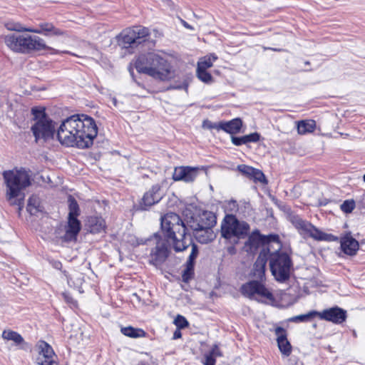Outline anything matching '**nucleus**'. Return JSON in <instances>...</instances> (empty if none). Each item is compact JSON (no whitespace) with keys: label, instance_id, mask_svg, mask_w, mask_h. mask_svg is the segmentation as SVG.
I'll return each instance as SVG.
<instances>
[{"label":"nucleus","instance_id":"obj_1","mask_svg":"<svg viewBox=\"0 0 365 365\" xmlns=\"http://www.w3.org/2000/svg\"><path fill=\"white\" fill-rule=\"evenodd\" d=\"M31 130L35 141L46 142L56 137L66 147L88 149L93 146L98 133L96 120L86 114H74L62 121L56 129V122L47 114L43 106H35L31 110Z\"/></svg>","mask_w":365,"mask_h":365},{"label":"nucleus","instance_id":"obj_2","mask_svg":"<svg viewBox=\"0 0 365 365\" xmlns=\"http://www.w3.org/2000/svg\"><path fill=\"white\" fill-rule=\"evenodd\" d=\"M161 229L168 240H172L175 252H182L191 246V252L185 264L182 273V280L188 283L195 277V259L198 256V247L193 242L190 235L187 234V227L175 212H168L161 217Z\"/></svg>","mask_w":365,"mask_h":365},{"label":"nucleus","instance_id":"obj_3","mask_svg":"<svg viewBox=\"0 0 365 365\" xmlns=\"http://www.w3.org/2000/svg\"><path fill=\"white\" fill-rule=\"evenodd\" d=\"M136 71L154 79L168 81L173 78V66L160 55L150 52L140 54L134 63Z\"/></svg>","mask_w":365,"mask_h":365},{"label":"nucleus","instance_id":"obj_4","mask_svg":"<svg viewBox=\"0 0 365 365\" xmlns=\"http://www.w3.org/2000/svg\"><path fill=\"white\" fill-rule=\"evenodd\" d=\"M4 41L6 46L14 53L29 55L35 52L47 51L51 54L67 53L75 56L70 51H61L48 46L45 41L38 36L11 34L5 36Z\"/></svg>","mask_w":365,"mask_h":365},{"label":"nucleus","instance_id":"obj_5","mask_svg":"<svg viewBox=\"0 0 365 365\" xmlns=\"http://www.w3.org/2000/svg\"><path fill=\"white\" fill-rule=\"evenodd\" d=\"M3 177L6 186V197L9 201L19 206L21 210L24 206V190L31 185L29 173L24 169L9 170L3 173Z\"/></svg>","mask_w":365,"mask_h":365},{"label":"nucleus","instance_id":"obj_6","mask_svg":"<svg viewBox=\"0 0 365 365\" xmlns=\"http://www.w3.org/2000/svg\"><path fill=\"white\" fill-rule=\"evenodd\" d=\"M250 225L245 222H240L234 215H226L221 225L220 233L227 242L238 244L241 239L247 236Z\"/></svg>","mask_w":365,"mask_h":365},{"label":"nucleus","instance_id":"obj_7","mask_svg":"<svg viewBox=\"0 0 365 365\" xmlns=\"http://www.w3.org/2000/svg\"><path fill=\"white\" fill-rule=\"evenodd\" d=\"M150 30L143 26H133L123 29L116 36L119 46L127 50L138 48L148 41Z\"/></svg>","mask_w":365,"mask_h":365},{"label":"nucleus","instance_id":"obj_8","mask_svg":"<svg viewBox=\"0 0 365 365\" xmlns=\"http://www.w3.org/2000/svg\"><path fill=\"white\" fill-rule=\"evenodd\" d=\"M269 268L274 278L279 282H284L290 278L293 262L285 252L275 251L269 253Z\"/></svg>","mask_w":365,"mask_h":365},{"label":"nucleus","instance_id":"obj_9","mask_svg":"<svg viewBox=\"0 0 365 365\" xmlns=\"http://www.w3.org/2000/svg\"><path fill=\"white\" fill-rule=\"evenodd\" d=\"M68 202L69 212L63 240L66 242H76L78 235L81 230V222L78 219L81 210L78 202L73 197L70 195Z\"/></svg>","mask_w":365,"mask_h":365},{"label":"nucleus","instance_id":"obj_10","mask_svg":"<svg viewBox=\"0 0 365 365\" xmlns=\"http://www.w3.org/2000/svg\"><path fill=\"white\" fill-rule=\"evenodd\" d=\"M264 280H250L243 284L240 288L241 293L247 297H256L262 302H273L274 297L264 284Z\"/></svg>","mask_w":365,"mask_h":365},{"label":"nucleus","instance_id":"obj_11","mask_svg":"<svg viewBox=\"0 0 365 365\" xmlns=\"http://www.w3.org/2000/svg\"><path fill=\"white\" fill-rule=\"evenodd\" d=\"M38 29L31 27H24L22 25L17 24L14 27L9 28L11 31L17 32H29L34 34H43L44 36H63L67 35V31L56 27L51 22H41L38 24Z\"/></svg>","mask_w":365,"mask_h":365},{"label":"nucleus","instance_id":"obj_12","mask_svg":"<svg viewBox=\"0 0 365 365\" xmlns=\"http://www.w3.org/2000/svg\"><path fill=\"white\" fill-rule=\"evenodd\" d=\"M38 351L36 364L38 365H58L55 360L56 355L52 346L43 339L38 340L36 344Z\"/></svg>","mask_w":365,"mask_h":365},{"label":"nucleus","instance_id":"obj_13","mask_svg":"<svg viewBox=\"0 0 365 365\" xmlns=\"http://www.w3.org/2000/svg\"><path fill=\"white\" fill-rule=\"evenodd\" d=\"M317 317L321 320L331 322L334 324H341L346 322L347 312L345 309L335 306L317 312Z\"/></svg>","mask_w":365,"mask_h":365},{"label":"nucleus","instance_id":"obj_14","mask_svg":"<svg viewBox=\"0 0 365 365\" xmlns=\"http://www.w3.org/2000/svg\"><path fill=\"white\" fill-rule=\"evenodd\" d=\"M161 188V185L158 183L152 185V187L144 193L140 200V208L143 210H147L153 205L158 203L163 198Z\"/></svg>","mask_w":365,"mask_h":365},{"label":"nucleus","instance_id":"obj_15","mask_svg":"<svg viewBox=\"0 0 365 365\" xmlns=\"http://www.w3.org/2000/svg\"><path fill=\"white\" fill-rule=\"evenodd\" d=\"M274 332L276 336V341L280 353L284 357L289 356L292 352V346L287 339V331L282 327H277Z\"/></svg>","mask_w":365,"mask_h":365},{"label":"nucleus","instance_id":"obj_16","mask_svg":"<svg viewBox=\"0 0 365 365\" xmlns=\"http://www.w3.org/2000/svg\"><path fill=\"white\" fill-rule=\"evenodd\" d=\"M340 249L348 256H355L359 250V242L352 236L351 232H346L339 238Z\"/></svg>","mask_w":365,"mask_h":365},{"label":"nucleus","instance_id":"obj_17","mask_svg":"<svg viewBox=\"0 0 365 365\" xmlns=\"http://www.w3.org/2000/svg\"><path fill=\"white\" fill-rule=\"evenodd\" d=\"M269 253V249L261 251L253 264L250 275L256 278V280H265L266 264L268 260Z\"/></svg>","mask_w":365,"mask_h":365},{"label":"nucleus","instance_id":"obj_18","mask_svg":"<svg viewBox=\"0 0 365 365\" xmlns=\"http://www.w3.org/2000/svg\"><path fill=\"white\" fill-rule=\"evenodd\" d=\"M198 168L190 166H179L174 169L173 180L174 181H183L192 182L197 176Z\"/></svg>","mask_w":365,"mask_h":365},{"label":"nucleus","instance_id":"obj_19","mask_svg":"<svg viewBox=\"0 0 365 365\" xmlns=\"http://www.w3.org/2000/svg\"><path fill=\"white\" fill-rule=\"evenodd\" d=\"M261 245H262V234L256 230L248 236L242 247V250L247 254L255 255Z\"/></svg>","mask_w":365,"mask_h":365},{"label":"nucleus","instance_id":"obj_20","mask_svg":"<svg viewBox=\"0 0 365 365\" xmlns=\"http://www.w3.org/2000/svg\"><path fill=\"white\" fill-rule=\"evenodd\" d=\"M237 169L242 175L252 180L255 182L267 183L264 174L259 169L247 165H240Z\"/></svg>","mask_w":365,"mask_h":365},{"label":"nucleus","instance_id":"obj_21","mask_svg":"<svg viewBox=\"0 0 365 365\" xmlns=\"http://www.w3.org/2000/svg\"><path fill=\"white\" fill-rule=\"evenodd\" d=\"M193 235L197 241L201 244L209 243L214 240L216 237L212 228L203 226H197L195 228Z\"/></svg>","mask_w":365,"mask_h":365},{"label":"nucleus","instance_id":"obj_22","mask_svg":"<svg viewBox=\"0 0 365 365\" xmlns=\"http://www.w3.org/2000/svg\"><path fill=\"white\" fill-rule=\"evenodd\" d=\"M243 126V121L240 118H235L230 120H221L220 125V130L230 134L233 136L241 132Z\"/></svg>","mask_w":365,"mask_h":365},{"label":"nucleus","instance_id":"obj_23","mask_svg":"<svg viewBox=\"0 0 365 365\" xmlns=\"http://www.w3.org/2000/svg\"><path fill=\"white\" fill-rule=\"evenodd\" d=\"M88 230L92 234H98L106 232L107 225L106 220L98 216H91L88 219Z\"/></svg>","mask_w":365,"mask_h":365},{"label":"nucleus","instance_id":"obj_24","mask_svg":"<svg viewBox=\"0 0 365 365\" xmlns=\"http://www.w3.org/2000/svg\"><path fill=\"white\" fill-rule=\"evenodd\" d=\"M291 222L301 235L307 236L312 226L311 222L303 220L298 215L293 216L291 218Z\"/></svg>","mask_w":365,"mask_h":365},{"label":"nucleus","instance_id":"obj_25","mask_svg":"<svg viewBox=\"0 0 365 365\" xmlns=\"http://www.w3.org/2000/svg\"><path fill=\"white\" fill-rule=\"evenodd\" d=\"M291 222L301 235L307 236L312 226L311 222L303 220L298 215L293 216L291 218Z\"/></svg>","mask_w":365,"mask_h":365},{"label":"nucleus","instance_id":"obj_26","mask_svg":"<svg viewBox=\"0 0 365 365\" xmlns=\"http://www.w3.org/2000/svg\"><path fill=\"white\" fill-rule=\"evenodd\" d=\"M297 133L299 135H306L314 133L316 130V121L313 119H307L297 121Z\"/></svg>","mask_w":365,"mask_h":365},{"label":"nucleus","instance_id":"obj_27","mask_svg":"<svg viewBox=\"0 0 365 365\" xmlns=\"http://www.w3.org/2000/svg\"><path fill=\"white\" fill-rule=\"evenodd\" d=\"M120 332L123 335L133 339L145 337L148 334L143 329L135 328L132 326L121 327Z\"/></svg>","mask_w":365,"mask_h":365},{"label":"nucleus","instance_id":"obj_28","mask_svg":"<svg viewBox=\"0 0 365 365\" xmlns=\"http://www.w3.org/2000/svg\"><path fill=\"white\" fill-rule=\"evenodd\" d=\"M152 260L155 264H159L165 260L168 257L167 248L163 246H156L150 253Z\"/></svg>","mask_w":365,"mask_h":365},{"label":"nucleus","instance_id":"obj_29","mask_svg":"<svg viewBox=\"0 0 365 365\" xmlns=\"http://www.w3.org/2000/svg\"><path fill=\"white\" fill-rule=\"evenodd\" d=\"M2 338L6 341H12L16 345H21L25 343L23 336L17 331L11 329H4L1 334Z\"/></svg>","mask_w":365,"mask_h":365},{"label":"nucleus","instance_id":"obj_30","mask_svg":"<svg viewBox=\"0 0 365 365\" xmlns=\"http://www.w3.org/2000/svg\"><path fill=\"white\" fill-rule=\"evenodd\" d=\"M217 224L216 216L211 212H205L201 217V224L197 226L209 227L212 228Z\"/></svg>","mask_w":365,"mask_h":365},{"label":"nucleus","instance_id":"obj_31","mask_svg":"<svg viewBox=\"0 0 365 365\" xmlns=\"http://www.w3.org/2000/svg\"><path fill=\"white\" fill-rule=\"evenodd\" d=\"M40 204L39 198L33 195L29 198L26 210L31 215H36L40 211Z\"/></svg>","mask_w":365,"mask_h":365},{"label":"nucleus","instance_id":"obj_32","mask_svg":"<svg viewBox=\"0 0 365 365\" xmlns=\"http://www.w3.org/2000/svg\"><path fill=\"white\" fill-rule=\"evenodd\" d=\"M217 57L215 54L206 56L200 59L197 63V68L207 70L213 65V62L217 60Z\"/></svg>","mask_w":365,"mask_h":365},{"label":"nucleus","instance_id":"obj_33","mask_svg":"<svg viewBox=\"0 0 365 365\" xmlns=\"http://www.w3.org/2000/svg\"><path fill=\"white\" fill-rule=\"evenodd\" d=\"M196 74L198 79L205 83L210 84L214 81L212 76L207 70L197 68Z\"/></svg>","mask_w":365,"mask_h":365},{"label":"nucleus","instance_id":"obj_34","mask_svg":"<svg viewBox=\"0 0 365 365\" xmlns=\"http://www.w3.org/2000/svg\"><path fill=\"white\" fill-rule=\"evenodd\" d=\"M317 311H311L309 313L306 314H301L298 316L293 317L289 320L293 322H306L309 321V319L317 317Z\"/></svg>","mask_w":365,"mask_h":365},{"label":"nucleus","instance_id":"obj_35","mask_svg":"<svg viewBox=\"0 0 365 365\" xmlns=\"http://www.w3.org/2000/svg\"><path fill=\"white\" fill-rule=\"evenodd\" d=\"M356 207L355 201L351 200H346L343 202V203L340 205L341 210L346 214L352 212V211Z\"/></svg>","mask_w":365,"mask_h":365},{"label":"nucleus","instance_id":"obj_36","mask_svg":"<svg viewBox=\"0 0 365 365\" xmlns=\"http://www.w3.org/2000/svg\"><path fill=\"white\" fill-rule=\"evenodd\" d=\"M262 245H268L272 242L281 244L279 236L277 234L262 235Z\"/></svg>","mask_w":365,"mask_h":365},{"label":"nucleus","instance_id":"obj_37","mask_svg":"<svg viewBox=\"0 0 365 365\" xmlns=\"http://www.w3.org/2000/svg\"><path fill=\"white\" fill-rule=\"evenodd\" d=\"M221 125V121H219L217 123H213L212 122L211 120H208V119H205L203 121H202V127L204 128V129H208V130H216L217 131H220V125Z\"/></svg>","mask_w":365,"mask_h":365},{"label":"nucleus","instance_id":"obj_38","mask_svg":"<svg viewBox=\"0 0 365 365\" xmlns=\"http://www.w3.org/2000/svg\"><path fill=\"white\" fill-rule=\"evenodd\" d=\"M174 324L178 329H182L189 326L186 318L180 314L177 315L174 320Z\"/></svg>","mask_w":365,"mask_h":365},{"label":"nucleus","instance_id":"obj_39","mask_svg":"<svg viewBox=\"0 0 365 365\" xmlns=\"http://www.w3.org/2000/svg\"><path fill=\"white\" fill-rule=\"evenodd\" d=\"M322 232H323V231L320 230L316 226L312 225L307 236L314 239V240L320 241L321 238H322Z\"/></svg>","mask_w":365,"mask_h":365},{"label":"nucleus","instance_id":"obj_40","mask_svg":"<svg viewBox=\"0 0 365 365\" xmlns=\"http://www.w3.org/2000/svg\"><path fill=\"white\" fill-rule=\"evenodd\" d=\"M245 136L247 144L249 143H257L261 138L260 134L257 132L252 133L248 135H245Z\"/></svg>","mask_w":365,"mask_h":365},{"label":"nucleus","instance_id":"obj_41","mask_svg":"<svg viewBox=\"0 0 365 365\" xmlns=\"http://www.w3.org/2000/svg\"><path fill=\"white\" fill-rule=\"evenodd\" d=\"M339 237L334 235L331 233H326L324 232H322V238L320 241H325V242H338L339 240Z\"/></svg>","mask_w":365,"mask_h":365},{"label":"nucleus","instance_id":"obj_42","mask_svg":"<svg viewBox=\"0 0 365 365\" xmlns=\"http://www.w3.org/2000/svg\"><path fill=\"white\" fill-rule=\"evenodd\" d=\"M207 353L215 358L222 356V352L217 344H213Z\"/></svg>","mask_w":365,"mask_h":365},{"label":"nucleus","instance_id":"obj_43","mask_svg":"<svg viewBox=\"0 0 365 365\" xmlns=\"http://www.w3.org/2000/svg\"><path fill=\"white\" fill-rule=\"evenodd\" d=\"M216 358L209 354L208 353L205 354L203 361H202L203 365H215Z\"/></svg>","mask_w":365,"mask_h":365},{"label":"nucleus","instance_id":"obj_44","mask_svg":"<svg viewBox=\"0 0 365 365\" xmlns=\"http://www.w3.org/2000/svg\"><path fill=\"white\" fill-rule=\"evenodd\" d=\"M231 142L233 145L236 146H240L246 143L245 136L237 137L235 135L231 136Z\"/></svg>","mask_w":365,"mask_h":365},{"label":"nucleus","instance_id":"obj_45","mask_svg":"<svg viewBox=\"0 0 365 365\" xmlns=\"http://www.w3.org/2000/svg\"><path fill=\"white\" fill-rule=\"evenodd\" d=\"M62 296L65 302L68 304H75L77 303L76 301L68 292L62 293Z\"/></svg>","mask_w":365,"mask_h":365},{"label":"nucleus","instance_id":"obj_46","mask_svg":"<svg viewBox=\"0 0 365 365\" xmlns=\"http://www.w3.org/2000/svg\"><path fill=\"white\" fill-rule=\"evenodd\" d=\"M232 245L230 246H227L226 248L227 252L230 255H234L237 253V249L235 247V245L237 244H234V242H230Z\"/></svg>","mask_w":365,"mask_h":365},{"label":"nucleus","instance_id":"obj_47","mask_svg":"<svg viewBox=\"0 0 365 365\" xmlns=\"http://www.w3.org/2000/svg\"><path fill=\"white\" fill-rule=\"evenodd\" d=\"M180 23L182 24V25L187 29H190V30H193V27L190 25L187 21H185V20H183L182 19H180Z\"/></svg>","mask_w":365,"mask_h":365},{"label":"nucleus","instance_id":"obj_48","mask_svg":"<svg viewBox=\"0 0 365 365\" xmlns=\"http://www.w3.org/2000/svg\"><path fill=\"white\" fill-rule=\"evenodd\" d=\"M330 202V200L327 198H323L319 200V206H326Z\"/></svg>","mask_w":365,"mask_h":365},{"label":"nucleus","instance_id":"obj_49","mask_svg":"<svg viewBox=\"0 0 365 365\" xmlns=\"http://www.w3.org/2000/svg\"><path fill=\"white\" fill-rule=\"evenodd\" d=\"M290 361H294V364H292V365H304L303 361L299 358L291 359Z\"/></svg>","mask_w":365,"mask_h":365},{"label":"nucleus","instance_id":"obj_50","mask_svg":"<svg viewBox=\"0 0 365 365\" xmlns=\"http://www.w3.org/2000/svg\"><path fill=\"white\" fill-rule=\"evenodd\" d=\"M180 330V329H178L174 332L173 339H179L182 336V334Z\"/></svg>","mask_w":365,"mask_h":365},{"label":"nucleus","instance_id":"obj_51","mask_svg":"<svg viewBox=\"0 0 365 365\" xmlns=\"http://www.w3.org/2000/svg\"><path fill=\"white\" fill-rule=\"evenodd\" d=\"M62 267H63L62 263L59 261L56 262L54 264V267L58 269H61L62 268Z\"/></svg>","mask_w":365,"mask_h":365},{"label":"nucleus","instance_id":"obj_52","mask_svg":"<svg viewBox=\"0 0 365 365\" xmlns=\"http://www.w3.org/2000/svg\"><path fill=\"white\" fill-rule=\"evenodd\" d=\"M264 49H270V50H272V51H281L282 49H279V48H264Z\"/></svg>","mask_w":365,"mask_h":365},{"label":"nucleus","instance_id":"obj_53","mask_svg":"<svg viewBox=\"0 0 365 365\" xmlns=\"http://www.w3.org/2000/svg\"><path fill=\"white\" fill-rule=\"evenodd\" d=\"M137 365H149V364L145 361H140V362H138V364Z\"/></svg>","mask_w":365,"mask_h":365},{"label":"nucleus","instance_id":"obj_54","mask_svg":"<svg viewBox=\"0 0 365 365\" xmlns=\"http://www.w3.org/2000/svg\"><path fill=\"white\" fill-rule=\"evenodd\" d=\"M363 180H364V181L365 182V174H364V176H363Z\"/></svg>","mask_w":365,"mask_h":365}]
</instances>
